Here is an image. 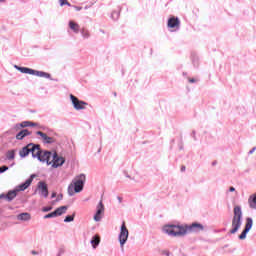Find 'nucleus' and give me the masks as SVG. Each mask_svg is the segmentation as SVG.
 <instances>
[{"label": "nucleus", "mask_w": 256, "mask_h": 256, "mask_svg": "<svg viewBox=\"0 0 256 256\" xmlns=\"http://www.w3.org/2000/svg\"><path fill=\"white\" fill-rule=\"evenodd\" d=\"M15 153H17V151L15 150H8L6 152V158L8 159V161H13V159H15Z\"/></svg>", "instance_id": "obj_23"}, {"label": "nucleus", "mask_w": 256, "mask_h": 256, "mask_svg": "<svg viewBox=\"0 0 256 256\" xmlns=\"http://www.w3.org/2000/svg\"><path fill=\"white\" fill-rule=\"evenodd\" d=\"M67 209H69V207L61 206V207L57 208L54 211V213L56 214V217H61V215H65V213H67Z\"/></svg>", "instance_id": "obj_22"}, {"label": "nucleus", "mask_w": 256, "mask_h": 256, "mask_svg": "<svg viewBox=\"0 0 256 256\" xmlns=\"http://www.w3.org/2000/svg\"><path fill=\"white\" fill-rule=\"evenodd\" d=\"M57 217V215L55 214V211L52 212V213H49L47 215L44 216V219H52V218H55Z\"/></svg>", "instance_id": "obj_26"}, {"label": "nucleus", "mask_w": 256, "mask_h": 256, "mask_svg": "<svg viewBox=\"0 0 256 256\" xmlns=\"http://www.w3.org/2000/svg\"><path fill=\"white\" fill-rule=\"evenodd\" d=\"M60 5L63 7V5H70L67 0H60Z\"/></svg>", "instance_id": "obj_29"}, {"label": "nucleus", "mask_w": 256, "mask_h": 256, "mask_svg": "<svg viewBox=\"0 0 256 256\" xmlns=\"http://www.w3.org/2000/svg\"><path fill=\"white\" fill-rule=\"evenodd\" d=\"M84 37H89V34H84Z\"/></svg>", "instance_id": "obj_36"}, {"label": "nucleus", "mask_w": 256, "mask_h": 256, "mask_svg": "<svg viewBox=\"0 0 256 256\" xmlns=\"http://www.w3.org/2000/svg\"><path fill=\"white\" fill-rule=\"evenodd\" d=\"M33 179H35V175H31L30 178H28L25 183L20 184L18 186H16V191H25V189H29V187L31 186V183H33Z\"/></svg>", "instance_id": "obj_11"}, {"label": "nucleus", "mask_w": 256, "mask_h": 256, "mask_svg": "<svg viewBox=\"0 0 256 256\" xmlns=\"http://www.w3.org/2000/svg\"><path fill=\"white\" fill-rule=\"evenodd\" d=\"M28 135H31V132H29V130L24 129L22 131H20L17 135H16V139L18 141H23V139H25V137H28Z\"/></svg>", "instance_id": "obj_18"}, {"label": "nucleus", "mask_w": 256, "mask_h": 256, "mask_svg": "<svg viewBox=\"0 0 256 256\" xmlns=\"http://www.w3.org/2000/svg\"><path fill=\"white\" fill-rule=\"evenodd\" d=\"M35 125H37V124L32 123V122H30V121H24V122H22V123L16 124V125L14 126V129H15L16 131H19V129H23V128H25V127H35Z\"/></svg>", "instance_id": "obj_12"}, {"label": "nucleus", "mask_w": 256, "mask_h": 256, "mask_svg": "<svg viewBox=\"0 0 256 256\" xmlns=\"http://www.w3.org/2000/svg\"><path fill=\"white\" fill-rule=\"evenodd\" d=\"M18 221H31V214L28 212L20 213L16 216Z\"/></svg>", "instance_id": "obj_16"}, {"label": "nucleus", "mask_w": 256, "mask_h": 256, "mask_svg": "<svg viewBox=\"0 0 256 256\" xmlns=\"http://www.w3.org/2000/svg\"><path fill=\"white\" fill-rule=\"evenodd\" d=\"M29 153H32V157L34 159H38L39 161V157H41V149L39 148V146H35L33 144H28L26 147H23L20 151H19V155L20 157H27V155H29Z\"/></svg>", "instance_id": "obj_5"}, {"label": "nucleus", "mask_w": 256, "mask_h": 256, "mask_svg": "<svg viewBox=\"0 0 256 256\" xmlns=\"http://www.w3.org/2000/svg\"><path fill=\"white\" fill-rule=\"evenodd\" d=\"M6 197H7V195H5V194L0 195V199H6Z\"/></svg>", "instance_id": "obj_33"}, {"label": "nucleus", "mask_w": 256, "mask_h": 256, "mask_svg": "<svg viewBox=\"0 0 256 256\" xmlns=\"http://www.w3.org/2000/svg\"><path fill=\"white\" fill-rule=\"evenodd\" d=\"M179 25H180L179 18L172 17L168 20V27L170 29H175V27L179 29Z\"/></svg>", "instance_id": "obj_14"}, {"label": "nucleus", "mask_w": 256, "mask_h": 256, "mask_svg": "<svg viewBox=\"0 0 256 256\" xmlns=\"http://www.w3.org/2000/svg\"><path fill=\"white\" fill-rule=\"evenodd\" d=\"M69 27H70V29H72V31H74V33H79V24H77L73 21H70Z\"/></svg>", "instance_id": "obj_24"}, {"label": "nucleus", "mask_w": 256, "mask_h": 256, "mask_svg": "<svg viewBox=\"0 0 256 256\" xmlns=\"http://www.w3.org/2000/svg\"><path fill=\"white\" fill-rule=\"evenodd\" d=\"M253 151H255V149H254V150H252V151H250V153H253Z\"/></svg>", "instance_id": "obj_37"}, {"label": "nucleus", "mask_w": 256, "mask_h": 256, "mask_svg": "<svg viewBox=\"0 0 256 256\" xmlns=\"http://www.w3.org/2000/svg\"><path fill=\"white\" fill-rule=\"evenodd\" d=\"M229 191H230V193L235 192V187H230V188H229Z\"/></svg>", "instance_id": "obj_32"}, {"label": "nucleus", "mask_w": 256, "mask_h": 256, "mask_svg": "<svg viewBox=\"0 0 256 256\" xmlns=\"http://www.w3.org/2000/svg\"><path fill=\"white\" fill-rule=\"evenodd\" d=\"M103 215H105V205H103V201H100L96 206V212L94 214V221L99 223L103 219Z\"/></svg>", "instance_id": "obj_7"}, {"label": "nucleus", "mask_w": 256, "mask_h": 256, "mask_svg": "<svg viewBox=\"0 0 256 256\" xmlns=\"http://www.w3.org/2000/svg\"><path fill=\"white\" fill-rule=\"evenodd\" d=\"M15 69H17V71H20V73H24L27 75H33L34 70L31 68H27V67H19L17 65L14 66Z\"/></svg>", "instance_id": "obj_17"}, {"label": "nucleus", "mask_w": 256, "mask_h": 256, "mask_svg": "<svg viewBox=\"0 0 256 256\" xmlns=\"http://www.w3.org/2000/svg\"><path fill=\"white\" fill-rule=\"evenodd\" d=\"M85 180H86L85 174H80L76 176L68 186V189H67L68 195L70 197H73L75 193H81L85 185Z\"/></svg>", "instance_id": "obj_3"}, {"label": "nucleus", "mask_w": 256, "mask_h": 256, "mask_svg": "<svg viewBox=\"0 0 256 256\" xmlns=\"http://www.w3.org/2000/svg\"><path fill=\"white\" fill-rule=\"evenodd\" d=\"M70 100L76 111H81L87 107V103L85 101L79 100L77 97L73 96V94L70 95Z\"/></svg>", "instance_id": "obj_8"}, {"label": "nucleus", "mask_w": 256, "mask_h": 256, "mask_svg": "<svg viewBox=\"0 0 256 256\" xmlns=\"http://www.w3.org/2000/svg\"><path fill=\"white\" fill-rule=\"evenodd\" d=\"M39 161L47 163L52 169L63 167L65 164V158L63 156H59L56 152L49 151H42L39 156Z\"/></svg>", "instance_id": "obj_2"}, {"label": "nucleus", "mask_w": 256, "mask_h": 256, "mask_svg": "<svg viewBox=\"0 0 256 256\" xmlns=\"http://www.w3.org/2000/svg\"><path fill=\"white\" fill-rule=\"evenodd\" d=\"M76 11H81V8H77V7H76Z\"/></svg>", "instance_id": "obj_35"}, {"label": "nucleus", "mask_w": 256, "mask_h": 256, "mask_svg": "<svg viewBox=\"0 0 256 256\" xmlns=\"http://www.w3.org/2000/svg\"><path fill=\"white\" fill-rule=\"evenodd\" d=\"M252 228H253V218H247L245 228L242 231V233L239 235V239L241 240L247 239V233H249Z\"/></svg>", "instance_id": "obj_10"}, {"label": "nucleus", "mask_w": 256, "mask_h": 256, "mask_svg": "<svg viewBox=\"0 0 256 256\" xmlns=\"http://www.w3.org/2000/svg\"><path fill=\"white\" fill-rule=\"evenodd\" d=\"M127 239H129V229H127L125 222H123L120 227V233L118 235V241L120 243V247H125V243H127Z\"/></svg>", "instance_id": "obj_6"}, {"label": "nucleus", "mask_w": 256, "mask_h": 256, "mask_svg": "<svg viewBox=\"0 0 256 256\" xmlns=\"http://www.w3.org/2000/svg\"><path fill=\"white\" fill-rule=\"evenodd\" d=\"M72 221H75V214L72 216H66L64 219V223H71Z\"/></svg>", "instance_id": "obj_25"}, {"label": "nucleus", "mask_w": 256, "mask_h": 256, "mask_svg": "<svg viewBox=\"0 0 256 256\" xmlns=\"http://www.w3.org/2000/svg\"><path fill=\"white\" fill-rule=\"evenodd\" d=\"M241 225H243V211L241 210V206H235L233 210L232 229L230 230V233L235 235V233L241 229Z\"/></svg>", "instance_id": "obj_4"}, {"label": "nucleus", "mask_w": 256, "mask_h": 256, "mask_svg": "<svg viewBox=\"0 0 256 256\" xmlns=\"http://www.w3.org/2000/svg\"><path fill=\"white\" fill-rule=\"evenodd\" d=\"M205 227L199 223H193L190 226L183 224H165L162 226L161 231L163 235L168 237H185L187 233H199Z\"/></svg>", "instance_id": "obj_1"}, {"label": "nucleus", "mask_w": 256, "mask_h": 256, "mask_svg": "<svg viewBox=\"0 0 256 256\" xmlns=\"http://www.w3.org/2000/svg\"><path fill=\"white\" fill-rule=\"evenodd\" d=\"M31 255H34V256L39 255V251H37V250H32V251H31Z\"/></svg>", "instance_id": "obj_31"}, {"label": "nucleus", "mask_w": 256, "mask_h": 256, "mask_svg": "<svg viewBox=\"0 0 256 256\" xmlns=\"http://www.w3.org/2000/svg\"><path fill=\"white\" fill-rule=\"evenodd\" d=\"M190 83H195V79H190Z\"/></svg>", "instance_id": "obj_34"}, {"label": "nucleus", "mask_w": 256, "mask_h": 256, "mask_svg": "<svg viewBox=\"0 0 256 256\" xmlns=\"http://www.w3.org/2000/svg\"><path fill=\"white\" fill-rule=\"evenodd\" d=\"M52 197H55V194H52Z\"/></svg>", "instance_id": "obj_38"}, {"label": "nucleus", "mask_w": 256, "mask_h": 256, "mask_svg": "<svg viewBox=\"0 0 256 256\" xmlns=\"http://www.w3.org/2000/svg\"><path fill=\"white\" fill-rule=\"evenodd\" d=\"M35 193H38L40 197H49V189L47 188V183L40 181L38 182L37 189Z\"/></svg>", "instance_id": "obj_9"}, {"label": "nucleus", "mask_w": 256, "mask_h": 256, "mask_svg": "<svg viewBox=\"0 0 256 256\" xmlns=\"http://www.w3.org/2000/svg\"><path fill=\"white\" fill-rule=\"evenodd\" d=\"M90 243L93 249H97V247H99V243H101V237H99V235L93 236Z\"/></svg>", "instance_id": "obj_19"}, {"label": "nucleus", "mask_w": 256, "mask_h": 256, "mask_svg": "<svg viewBox=\"0 0 256 256\" xmlns=\"http://www.w3.org/2000/svg\"><path fill=\"white\" fill-rule=\"evenodd\" d=\"M32 75H35L36 77H43L44 79H51V74L43 71L34 70Z\"/></svg>", "instance_id": "obj_21"}, {"label": "nucleus", "mask_w": 256, "mask_h": 256, "mask_svg": "<svg viewBox=\"0 0 256 256\" xmlns=\"http://www.w3.org/2000/svg\"><path fill=\"white\" fill-rule=\"evenodd\" d=\"M248 207L253 210L256 209V192L248 197Z\"/></svg>", "instance_id": "obj_15"}, {"label": "nucleus", "mask_w": 256, "mask_h": 256, "mask_svg": "<svg viewBox=\"0 0 256 256\" xmlns=\"http://www.w3.org/2000/svg\"><path fill=\"white\" fill-rule=\"evenodd\" d=\"M162 255H164V256H170L171 253L169 252V250H164V251H162Z\"/></svg>", "instance_id": "obj_30"}, {"label": "nucleus", "mask_w": 256, "mask_h": 256, "mask_svg": "<svg viewBox=\"0 0 256 256\" xmlns=\"http://www.w3.org/2000/svg\"><path fill=\"white\" fill-rule=\"evenodd\" d=\"M17 193H19V191H17V188H15L14 190H10L6 194V201H13V199H15V197H17Z\"/></svg>", "instance_id": "obj_20"}, {"label": "nucleus", "mask_w": 256, "mask_h": 256, "mask_svg": "<svg viewBox=\"0 0 256 256\" xmlns=\"http://www.w3.org/2000/svg\"><path fill=\"white\" fill-rule=\"evenodd\" d=\"M37 135H39L43 141V143H55V138L47 136V134L38 131L36 132Z\"/></svg>", "instance_id": "obj_13"}, {"label": "nucleus", "mask_w": 256, "mask_h": 256, "mask_svg": "<svg viewBox=\"0 0 256 256\" xmlns=\"http://www.w3.org/2000/svg\"><path fill=\"white\" fill-rule=\"evenodd\" d=\"M52 209H53V207L46 206V207L42 208V211H43V213H48V211H51Z\"/></svg>", "instance_id": "obj_27"}, {"label": "nucleus", "mask_w": 256, "mask_h": 256, "mask_svg": "<svg viewBox=\"0 0 256 256\" xmlns=\"http://www.w3.org/2000/svg\"><path fill=\"white\" fill-rule=\"evenodd\" d=\"M8 169H9V167L2 166V167H0V173H5V171H7Z\"/></svg>", "instance_id": "obj_28"}]
</instances>
